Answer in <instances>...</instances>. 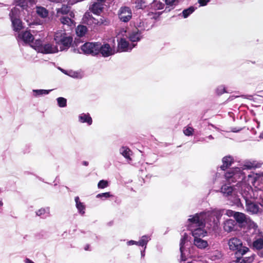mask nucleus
<instances>
[{"instance_id": "obj_41", "label": "nucleus", "mask_w": 263, "mask_h": 263, "mask_svg": "<svg viewBox=\"0 0 263 263\" xmlns=\"http://www.w3.org/2000/svg\"><path fill=\"white\" fill-rule=\"evenodd\" d=\"M108 186V182L106 180H100L98 184V187L99 189H104Z\"/></svg>"}, {"instance_id": "obj_57", "label": "nucleus", "mask_w": 263, "mask_h": 263, "mask_svg": "<svg viewBox=\"0 0 263 263\" xmlns=\"http://www.w3.org/2000/svg\"><path fill=\"white\" fill-rule=\"evenodd\" d=\"M260 137L263 138V132L260 134Z\"/></svg>"}, {"instance_id": "obj_51", "label": "nucleus", "mask_w": 263, "mask_h": 263, "mask_svg": "<svg viewBox=\"0 0 263 263\" xmlns=\"http://www.w3.org/2000/svg\"><path fill=\"white\" fill-rule=\"evenodd\" d=\"M208 138L210 139V140H212L213 139V137H212V135H210L208 137Z\"/></svg>"}, {"instance_id": "obj_50", "label": "nucleus", "mask_w": 263, "mask_h": 263, "mask_svg": "<svg viewBox=\"0 0 263 263\" xmlns=\"http://www.w3.org/2000/svg\"><path fill=\"white\" fill-rule=\"evenodd\" d=\"M83 164L84 165H85V166H87V165H88V162H87V161H83Z\"/></svg>"}, {"instance_id": "obj_33", "label": "nucleus", "mask_w": 263, "mask_h": 263, "mask_svg": "<svg viewBox=\"0 0 263 263\" xmlns=\"http://www.w3.org/2000/svg\"><path fill=\"white\" fill-rule=\"evenodd\" d=\"M166 5V8L170 9H168L170 11L171 9H173L179 3V0H163Z\"/></svg>"}, {"instance_id": "obj_38", "label": "nucleus", "mask_w": 263, "mask_h": 263, "mask_svg": "<svg viewBox=\"0 0 263 263\" xmlns=\"http://www.w3.org/2000/svg\"><path fill=\"white\" fill-rule=\"evenodd\" d=\"M29 0H16V5L23 9L26 8Z\"/></svg>"}, {"instance_id": "obj_49", "label": "nucleus", "mask_w": 263, "mask_h": 263, "mask_svg": "<svg viewBox=\"0 0 263 263\" xmlns=\"http://www.w3.org/2000/svg\"><path fill=\"white\" fill-rule=\"evenodd\" d=\"M141 257H144L145 256V250L144 249L143 251H142L141 252Z\"/></svg>"}, {"instance_id": "obj_30", "label": "nucleus", "mask_w": 263, "mask_h": 263, "mask_svg": "<svg viewBox=\"0 0 263 263\" xmlns=\"http://www.w3.org/2000/svg\"><path fill=\"white\" fill-rule=\"evenodd\" d=\"M60 21L62 24H63L64 25H67L68 27H71L74 25L73 21L68 16H62L60 18Z\"/></svg>"}, {"instance_id": "obj_15", "label": "nucleus", "mask_w": 263, "mask_h": 263, "mask_svg": "<svg viewBox=\"0 0 263 263\" xmlns=\"http://www.w3.org/2000/svg\"><path fill=\"white\" fill-rule=\"evenodd\" d=\"M99 53L100 52L104 57H108L115 54L116 52L115 49L107 43L103 45L99 43Z\"/></svg>"}, {"instance_id": "obj_17", "label": "nucleus", "mask_w": 263, "mask_h": 263, "mask_svg": "<svg viewBox=\"0 0 263 263\" xmlns=\"http://www.w3.org/2000/svg\"><path fill=\"white\" fill-rule=\"evenodd\" d=\"M187 238V235L184 233L182 237L181 238L180 242V251L181 252V258L182 261L186 260V253L184 248V245L185 244Z\"/></svg>"}, {"instance_id": "obj_40", "label": "nucleus", "mask_w": 263, "mask_h": 263, "mask_svg": "<svg viewBox=\"0 0 263 263\" xmlns=\"http://www.w3.org/2000/svg\"><path fill=\"white\" fill-rule=\"evenodd\" d=\"M112 195L110 194L109 192H106L98 194L97 195L96 197L98 198H101L102 199H105L111 197Z\"/></svg>"}, {"instance_id": "obj_44", "label": "nucleus", "mask_w": 263, "mask_h": 263, "mask_svg": "<svg viewBox=\"0 0 263 263\" xmlns=\"http://www.w3.org/2000/svg\"><path fill=\"white\" fill-rule=\"evenodd\" d=\"M221 256V254L219 252L215 251V252H214L213 255L211 256V257L212 260H215L217 259L220 258Z\"/></svg>"}, {"instance_id": "obj_34", "label": "nucleus", "mask_w": 263, "mask_h": 263, "mask_svg": "<svg viewBox=\"0 0 263 263\" xmlns=\"http://www.w3.org/2000/svg\"><path fill=\"white\" fill-rule=\"evenodd\" d=\"M152 8L154 10H161L164 7V4L160 2L154 1L153 3L151 4Z\"/></svg>"}, {"instance_id": "obj_59", "label": "nucleus", "mask_w": 263, "mask_h": 263, "mask_svg": "<svg viewBox=\"0 0 263 263\" xmlns=\"http://www.w3.org/2000/svg\"><path fill=\"white\" fill-rule=\"evenodd\" d=\"M248 177H251V175H248Z\"/></svg>"}, {"instance_id": "obj_42", "label": "nucleus", "mask_w": 263, "mask_h": 263, "mask_svg": "<svg viewBox=\"0 0 263 263\" xmlns=\"http://www.w3.org/2000/svg\"><path fill=\"white\" fill-rule=\"evenodd\" d=\"M194 129L190 126L185 127L183 130V133L185 134V135L187 136L192 135Z\"/></svg>"}, {"instance_id": "obj_19", "label": "nucleus", "mask_w": 263, "mask_h": 263, "mask_svg": "<svg viewBox=\"0 0 263 263\" xmlns=\"http://www.w3.org/2000/svg\"><path fill=\"white\" fill-rule=\"evenodd\" d=\"M103 8V3L98 2L94 3L93 4H92L90 6L89 9L94 14H99L102 12Z\"/></svg>"}, {"instance_id": "obj_2", "label": "nucleus", "mask_w": 263, "mask_h": 263, "mask_svg": "<svg viewBox=\"0 0 263 263\" xmlns=\"http://www.w3.org/2000/svg\"><path fill=\"white\" fill-rule=\"evenodd\" d=\"M199 213L190 215L187 220L188 228L191 231L194 238L204 237L206 235V231L203 229L207 222Z\"/></svg>"}, {"instance_id": "obj_14", "label": "nucleus", "mask_w": 263, "mask_h": 263, "mask_svg": "<svg viewBox=\"0 0 263 263\" xmlns=\"http://www.w3.org/2000/svg\"><path fill=\"white\" fill-rule=\"evenodd\" d=\"M136 44L130 45L125 39H121L118 43V51L119 52H128L135 47Z\"/></svg>"}, {"instance_id": "obj_7", "label": "nucleus", "mask_w": 263, "mask_h": 263, "mask_svg": "<svg viewBox=\"0 0 263 263\" xmlns=\"http://www.w3.org/2000/svg\"><path fill=\"white\" fill-rule=\"evenodd\" d=\"M237 189L233 187L229 184H224L221 187V192L223 196L227 197L228 199L231 200L233 204L239 205L240 203V199L236 194Z\"/></svg>"}, {"instance_id": "obj_53", "label": "nucleus", "mask_w": 263, "mask_h": 263, "mask_svg": "<svg viewBox=\"0 0 263 263\" xmlns=\"http://www.w3.org/2000/svg\"><path fill=\"white\" fill-rule=\"evenodd\" d=\"M70 15L71 17H73L74 16V14H73V13H70Z\"/></svg>"}, {"instance_id": "obj_5", "label": "nucleus", "mask_w": 263, "mask_h": 263, "mask_svg": "<svg viewBox=\"0 0 263 263\" xmlns=\"http://www.w3.org/2000/svg\"><path fill=\"white\" fill-rule=\"evenodd\" d=\"M54 40L57 45L60 46V51L68 49L72 41V38L67 36L65 31L63 30H58L55 33Z\"/></svg>"}, {"instance_id": "obj_6", "label": "nucleus", "mask_w": 263, "mask_h": 263, "mask_svg": "<svg viewBox=\"0 0 263 263\" xmlns=\"http://www.w3.org/2000/svg\"><path fill=\"white\" fill-rule=\"evenodd\" d=\"M31 46L36 51L44 54L54 53L59 51L57 46L51 43L43 44L41 40H36Z\"/></svg>"}, {"instance_id": "obj_56", "label": "nucleus", "mask_w": 263, "mask_h": 263, "mask_svg": "<svg viewBox=\"0 0 263 263\" xmlns=\"http://www.w3.org/2000/svg\"><path fill=\"white\" fill-rule=\"evenodd\" d=\"M203 140H204V138H201V139L199 140V141H203Z\"/></svg>"}, {"instance_id": "obj_29", "label": "nucleus", "mask_w": 263, "mask_h": 263, "mask_svg": "<svg viewBox=\"0 0 263 263\" xmlns=\"http://www.w3.org/2000/svg\"><path fill=\"white\" fill-rule=\"evenodd\" d=\"M253 247L257 250H260L263 248V236H260L256 239L253 243Z\"/></svg>"}, {"instance_id": "obj_37", "label": "nucleus", "mask_w": 263, "mask_h": 263, "mask_svg": "<svg viewBox=\"0 0 263 263\" xmlns=\"http://www.w3.org/2000/svg\"><path fill=\"white\" fill-rule=\"evenodd\" d=\"M58 106L60 107H65L67 106V100L63 97H59L57 99Z\"/></svg>"}, {"instance_id": "obj_16", "label": "nucleus", "mask_w": 263, "mask_h": 263, "mask_svg": "<svg viewBox=\"0 0 263 263\" xmlns=\"http://www.w3.org/2000/svg\"><path fill=\"white\" fill-rule=\"evenodd\" d=\"M78 118L80 123H85L88 126L92 124V119L89 113H81L79 115Z\"/></svg>"}, {"instance_id": "obj_55", "label": "nucleus", "mask_w": 263, "mask_h": 263, "mask_svg": "<svg viewBox=\"0 0 263 263\" xmlns=\"http://www.w3.org/2000/svg\"><path fill=\"white\" fill-rule=\"evenodd\" d=\"M3 64V61H2L1 59H0V65H2Z\"/></svg>"}, {"instance_id": "obj_1", "label": "nucleus", "mask_w": 263, "mask_h": 263, "mask_svg": "<svg viewBox=\"0 0 263 263\" xmlns=\"http://www.w3.org/2000/svg\"><path fill=\"white\" fill-rule=\"evenodd\" d=\"M260 164L255 161H246L241 168L235 167L230 170L225 174V178L227 181L230 183L231 182L238 181L236 187L239 188V184L241 183L240 181L245 178V173L242 171L246 170H251L259 167Z\"/></svg>"}, {"instance_id": "obj_13", "label": "nucleus", "mask_w": 263, "mask_h": 263, "mask_svg": "<svg viewBox=\"0 0 263 263\" xmlns=\"http://www.w3.org/2000/svg\"><path fill=\"white\" fill-rule=\"evenodd\" d=\"M119 18L123 22H128L132 17L131 9L128 7H122L118 11Z\"/></svg>"}, {"instance_id": "obj_28", "label": "nucleus", "mask_w": 263, "mask_h": 263, "mask_svg": "<svg viewBox=\"0 0 263 263\" xmlns=\"http://www.w3.org/2000/svg\"><path fill=\"white\" fill-rule=\"evenodd\" d=\"M151 240V237L148 235H143L138 241V246L144 248V250L146 248V245L148 242Z\"/></svg>"}, {"instance_id": "obj_26", "label": "nucleus", "mask_w": 263, "mask_h": 263, "mask_svg": "<svg viewBox=\"0 0 263 263\" xmlns=\"http://www.w3.org/2000/svg\"><path fill=\"white\" fill-rule=\"evenodd\" d=\"M50 214V209L48 207L43 208L39 209L36 212V215L42 218H46Z\"/></svg>"}, {"instance_id": "obj_22", "label": "nucleus", "mask_w": 263, "mask_h": 263, "mask_svg": "<svg viewBox=\"0 0 263 263\" xmlns=\"http://www.w3.org/2000/svg\"><path fill=\"white\" fill-rule=\"evenodd\" d=\"M19 36L25 43L33 42H32L33 40V35L30 33V32L27 31L23 32L22 34H20ZM32 44V43H31V44Z\"/></svg>"}, {"instance_id": "obj_21", "label": "nucleus", "mask_w": 263, "mask_h": 263, "mask_svg": "<svg viewBox=\"0 0 263 263\" xmlns=\"http://www.w3.org/2000/svg\"><path fill=\"white\" fill-rule=\"evenodd\" d=\"M194 244L198 248L200 249H205L209 246L207 241L200 238H194Z\"/></svg>"}, {"instance_id": "obj_3", "label": "nucleus", "mask_w": 263, "mask_h": 263, "mask_svg": "<svg viewBox=\"0 0 263 263\" xmlns=\"http://www.w3.org/2000/svg\"><path fill=\"white\" fill-rule=\"evenodd\" d=\"M239 187L241 188L239 192L245 200L247 211L252 214L257 213L259 210L258 205L250 200L252 197L251 193L252 192L251 186L241 183L239 184Z\"/></svg>"}, {"instance_id": "obj_36", "label": "nucleus", "mask_w": 263, "mask_h": 263, "mask_svg": "<svg viewBox=\"0 0 263 263\" xmlns=\"http://www.w3.org/2000/svg\"><path fill=\"white\" fill-rule=\"evenodd\" d=\"M195 11V8L193 7H190L187 9H184L182 12V16L184 18H187L190 14H191Z\"/></svg>"}, {"instance_id": "obj_31", "label": "nucleus", "mask_w": 263, "mask_h": 263, "mask_svg": "<svg viewBox=\"0 0 263 263\" xmlns=\"http://www.w3.org/2000/svg\"><path fill=\"white\" fill-rule=\"evenodd\" d=\"M52 89L46 90V89H33V95L35 97H39L43 95H48Z\"/></svg>"}, {"instance_id": "obj_46", "label": "nucleus", "mask_w": 263, "mask_h": 263, "mask_svg": "<svg viewBox=\"0 0 263 263\" xmlns=\"http://www.w3.org/2000/svg\"><path fill=\"white\" fill-rule=\"evenodd\" d=\"M127 245L128 246H132V245H134L138 246V241L131 240L128 241L127 242Z\"/></svg>"}, {"instance_id": "obj_45", "label": "nucleus", "mask_w": 263, "mask_h": 263, "mask_svg": "<svg viewBox=\"0 0 263 263\" xmlns=\"http://www.w3.org/2000/svg\"><path fill=\"white\" fill-rule=\"evenodd\" d=\"M210 1V0H198V3L201 6H204Z\"/></svg>"}, {"instance_id": "obj_43", "label": "nucleus", "mask_w": 263, "mask_h": 263, "mask_svg": "<svg viewBox=\"0 0 263 263\" xmlns=\"http://www.w3.org/2000/svg\"><path fill=\"white\" fill-rule=\"evenodd\" d=\"M217 95H220L226 92L225 87L223 85L219 86L216 90Z\"/></svg>"}, {"instance_id": "obj_25", "label": "nucleus", "mask_w": 263, "mask_h": 263, "mask_svg": "<svg viewBox=\"0 0 263 263\" xmlns=\"http://www.w3.org/2000/svg\"><path fill=\"white\" fill-rule=\"evenodd\" d=\"M36 14L42 18H46L48 15V11L43 7L36 6Z\"/></svg>"}, {"instance_id": "obj_54", "label": "nucleus", "mask_w": 263, "mask_h": 263, "mask_svg": "<svg viewBox=\"0 0 263 263\" xmlns=\"http://www.w3.org/2000/svg\"><path fill=\"white\" fill-rule=\"evenodd\" d=\"M99 2L102 3L105 1V0H98Z\"/></svg>"}, {"instance_id": "obj_18", "label": "nucleus", "mask_w": 263, "mask_h": 263, "mask_svg": "<svg viewBox=\"0 0 263 263\" xmlns=\"http://www.w3.org/2000/svg\"><path fill=\"white\" fill-rule=\"evenodd\" d=\"M236 224L235 220L231 219H228L223 223V229L227 232H230L234 230Z\"/></svg>"}, {"instance_id": "obj_52", "label": "nucleus", "mask_w": 263, "mask_h": 263, "mask_svg": "<svg viewBox=\"0 0 263 263\" xmlns=\"http://www.w3.org/2000/svg\"><path fill=\"white\" fill-rule=\"evenodd\" d=\"M3 203L2 200H0V207L3 205Z\"/></svg>"}, {"instance_id": "obj_12", "label": "nucleus", "mask_w": 263, "mask_h": 263, "mask_svg": "<svg viewBox=\"0 0 263 263\" xmlns=\"http://www.w3.org/2000/svg\"><path fill=\"white\" fill-rule=\"evenodd\" d=\"M234 217L236 221L241 224V227L245 226V224H248L249 227L253 228L254 231L257 228V224L249 218H248L245 214L242 213L235 212L234 213Z\"/></svg>"}, {"instance_id": "obj_47", "label": "nucleus", "mask_w": 263, "mask_h": 263, "mask_svg": "<svg viewBox=\"0 0 263 263\" xmlns=\"http://www.w3.org/2000/svg\"><path fill=\"white\" fill-rule=\"evenodd\" d=\"M236 212H234L232 210H227L226 211V214L228 215L229 216H233L234 217V213H235Z\"/></svg>"}, {"instance_id": "obj_8", "label": "nucleus", "mask_w": 263, "mask_h": 263, "mask_svg": "<svg viewBox=\"0 0 263 263\" xmlns=\"http://www.w3.org/2000/svg\"><path fill=\"white\" fill-rule=\"evenodd\" d=\"M228 245L231 250L236 251V253L239 255H243L249 250L248 247L242 245V241L237 237L230 239L228 241Z\"/></svg>"}, {"instance_id": "obj_4", "label": "nucleus", "mask_w": 263, "mask_h": 263, "mask_svg": "<svg viewBox=\"0 0 263 263\" xmlns=\"http://www.w3.org/2000/svg\"><path fill=\"white\" fill-rule=\"evenodd\" d=\"M223 212V210L214 209L200 212L199 214L206 220L210 226L215 227L217 226Z\"/></svg>"}, {"instance_id": "obj_24", "label": "nucleus", "mask_w": 263, "mask_h": 263, "mask_svg": "<svg viewBox=\"0 0 263 263\" xmlns=\"http://www.w3.org/2000/svg\"><path fill=\"white\" fill-rule=\"evenodd\" d=\"M128 37L133 43L138 42L141 38V33L138 30L133 31L129 34Z\"/></svg>"}, {"instance_id": "obj_20", "label": "nucleus", "mask_w": 263, "mask_h": 263, "mask_svg": "<svg viewBox=\"0 0 263 263\" xmlns=\"http://www.w3.org/2000/svg\"><path fill=\"white\" fill-rule=\"evenodd\" d=\"M119 152L127 161L132 160L130 156L133 154V152L128 147L122 146L120 148Z\"/></svg>"}, {"instance_id": "obj_9", "label": "nucleus", "mask_w": 263, "mask_h": 263, "mask_svg": "<svg viewBox=\"0 0 263 263\" xmlns=\"http://www.w3.org/2000/svg\"><path fill=\"white\" fill-rule=\"evenodd\" d=\"M9 16L13 30L15 31L21 30L23 25L20 18V10L16 7L13 8L9 13Z\"/></svg>"}, {"instance_id": "obj_58", "label": "nucleus", "mask_w": 263, "mask_h": 263, "mask_svg": "<svg viewBox=\"0 0 263 263\" xmlns=\"http://www.w3.org/2000/svg\"><path fill=\"white\" fill-rule=\"evenodd\" d=\"M261 176L263 177V172H262V173H261Z\"/></svg>"}, {"instance_id": "obj_35", "label": "nucleus", "mask_w": 263, "mask_h": 263, "mask_svg": "<svg viewBox=\"0 0 263 263\" xmlns=\"http://www.w3.org/2000/svg\"><path fill=\"white\" fill-rule=\"evenodd\" d=\"M69 11V8L65 5H63L61 8L57 9V15L60 16L61 14H66Z\"/></svg>"}, {"instance_id": "obj_48", "label": "nucleus", "mask_w": 263, "mask_h": 263, "mask_svg": "<svg viewBox=\"0 0 263 263\" xmlns=\"http://www.w3.org/2000/svg\"><path fill=\"white\" fill-rule=\"evenodd\" d=\"M25 263H34L33 261L29 258H26L24 260Z\"/></svg>"}, {"instance_id": "obj_23", "label": "nucleus", "mask_w": 263, "mask_h": 263, "mask_svg": "<svg viewBox=\"0 0 263 263\" xmlns=\"http://www.w3.org/2000/svg\"><path fill=\"white\" fill-rule=\"evenodd\" d=\"M74 200L76 204V207L79 211V212L81 215H84L85 213V206L83 202H81L80 201V198L78 196H77L74 198Z\"/></svg>"}, {"instance_id": "obj_32", "label": "nucleus", "mask_w": 263, "mask_h": 263, "mask_svg": "<svg viewBox=\"0 0 263 263\" xmlns=\"http://www.w3.org/2000/svg\"><path fill=\"white\" fill-rule=\"evenodd\" d=\"M87 29L86 26L83 25H79L76 28V33L79 36H84L86 33Z\"/></svg>"}, {"instance_id": "obj_27", "label": "nucleus", "mask_w": 263, "mask_h": 263, "mask_svg": "<svg viewBox=\"0 0 263 263\" xmlns=\"http://www.w3.org/2000/svg\"><path fill=\"white\" fill-rule=\"evenodd\" d=\"M233 161V158L231 156H226L222 159L223 164L221 166V168L222 170H225L228 167L231 165Z\"/></svg>"}, {"instance_id": "obj_39", "label": "nucleus", "mask_w": 263, "mask_h": 263, "mask_svg": "<svg viewBox=\"0 0 263 263\" xmlns=\"http://www.w3.org/2000/svg\"><path fill=\"white\" fill-rule=\"evenodd\" d=\"M254 260L253 256H249L245 259H239L236 263H251Z\"/></svg>"}, {"instance_id": "obj_10", "label": "nucleus", "mask_w": 263, "mask_h": 263, "mask_svg": "<svg viewBox=\"0 0 263 263\" xmlns=\"http://www.w3.org/2000/svg\"><path fill=\"white\" fill-rule=\"evenodd\" d=\"M99 48L98 42H87L81 46V49L84 54L94 55L99 53Z\"/></svg>"}, {"instance_id": "obj_11", "label": "nucleus", "mask_w": 263, "mask_h": 263, "mask_svg": "<svg viewBox=\"0 0 263 263\" xmlns=\"http://www.w3.org/2000/svg\"><path fill=\"white\" fill-rule=\"evenodd\" d=\"M83 20L84 23L89 26L106 25L107 22L103 17L98 18L93 17L89 12H86L83 16Z\"/></svg>"}]
</instances>
